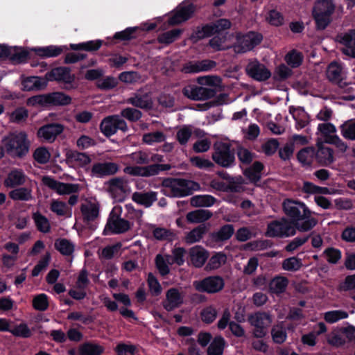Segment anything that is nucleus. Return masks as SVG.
Instances as JSON below:
<instances>
[{"label": "nucleus", "mask_w": 355, "mask_h": 355, "mask_svg": "<svg viewBox=\"0 0 355 355\" xmlns=\"http://www.w3.org/2000/svg\"><path fill=\"white\" fill-rule=\"evenodd\" d=\"M157 199V193L155 191L135 192L132 193V200L136 203L145 207H150Z\"/></svg>", "instance_id": "30"}, {"label": "nucleus", "mask_w": 355, "mask_h": 355, "mask_svg": "<svg viewBox=\"0 0 355 355\" xmlns=\"http://www.w3.org/2000/svg\"><path fill=\"white\" fill-rule=\"evenodd\" d=\"M28 117V111L24 107L16 108L9 114V120L17 124L25 123Z\"/></svg>", "instance_id": "49"}, {"label": "nucleus", "mask_w": 355, "mask_h": 355, "mask_svg": "<svg viewBox=\"0 0 355 355\" xmlns=\"http://www.w3.org/2000/svg\"><path fill=\"white\" fill-rule=\"evenodd\" d=\"M263 168V165L261 162H255L245 171L244 174L251 182L257 184L261 179Z\"/></svg>", "instance_id": "39"}, {"label": "nucleus", "mask_w": 355, "mask_h": 355, "mask_svg": "<svg viewBox=\"0 0 355 355\" xmlns=\"http://www.w3.org/2000/svg\"><path fill=\"white\" fill-rule=\"evenodd\" d=\"M285 60L288 64L293 68H295L302 64L303 55L300 52L293 50L286 55Z\"/></svg>", "instance_id": "61"}, {"label": "nucleus", "mask_w": 355, "mask_h": 355, "mask_svg": "<svg viewBox=\"0 0 355 355\" xmlns=\"http://www.w3.org/2000/svg\"><path fill=\"white\" fill-rule=\"evenodd\" d=\"M118 85V80L112 76H107L103 79L98 80L96 86L102 90H110L116 87Z\"/></svg>", "instance_id": "64"}, {"label": "nucleus", "mask_w": 355, "mask_h": 355, "mask_svg": "<svg viewBox=\"0 0 355 355\" xmlns=\"http://www.w3.org/2000/svg\"><path fill=\"white\" fill-rule=\"evenodd\" d=\"M9 197L13 200L30 201L33 199L31 186L27 187H19L10 191Z\"/></svg>", "instance_id": "34"}, {"label": "nucleus", "mask_w": 355, "mask_h": 355, "mask_svg": "<svg viewBox=\"0 0 355 355\" xmlns=\"http://www.w3.org/2000/svg\"><path fill=\"white\" fill-rule=\"evenodd\" d=\"M288 284V280L286 277L277 276L271 280L269 288L272 293H282L286 290Z\"/></svg>", "instance_id": "45"}, {"label": "nucleus", "mask_w": 355, "mask_h": 355, "mask_svg": "<svg viewBox=\"0 0 355 355\" xmlns=\"http://www.w3.org/2000/svg\"><path fill=\"white\" fill-rule=\"evenodd\" d=\"M106 190L119 202L123 201L129 191L128 182L123 178H114L105 182Z\"/></svg>", "instance_id": "13"}, {"label": "nucleus", "mask_w": 355, "mask_h": 355, "mask_svg": "<svg viewBox=\"0 0 355 355\" xmlns=\"http://www.w3.org/2000/svg\"><path fill=\"white\" fill-rule=\"evenodd\" d=\"M119 79L125 83H135L141 81V76L137 71H125L119 74Z\"/></svg>", "instance_id": "63"}, {"label": "nucleus", "mask_w": 355, "mask_h": 355, "mask_svg": "<svg viewBox=\"0 0 355 355\" xmlns=\"http://www.w3.org/2000/svg\"><path fill=\"white\" fill-rule=\"evenodd\" d=\"M142 112L135 107H126L121 110L120 116L125 118L130 122L138 121L142 117Z\"/></svg>", "instance_id": "53"}, {"label": "nucleus", "mask_w": 355, "mask_h": 355, "mask_svg": "<svg viewBox=\"0 0 355 355\" xmlns=\"http://www.w3.org/2000/svg\"><path fill=\"white\" fill-rule=\"evenodd\" d=\"M216 66V62L210 60H203L187 63L184 67V71L186 73H198L209 71Z\"/></svg>", "instance_id": "28"}, {"label": "nucleus", "mask_w": 355, "mask_h": 355, "mask_svg": "<svg viewBox=\"0 0 355 355\" xmlns=\"http://www.w3.org/2000/svg\"><path fill=\"white\" fill-rule=\"evenodd\" d=\"M166 135L162 131L146 133L142 137V141L148 145L164 142Z\"/></svg>", "instance_id": "46"}, {"label": "nucleus", "mask_w": 355, "mask_h": 355, "mask_svg": "<svg viewBox=\"0 0 355 355\" xmlns=\"http://www.w3.org/2000/svg\"><path fill=\"white\" fill-rule=\"evenodd\" d=\"M100 130L105 137L114 135L118 130L123 132L128 130V125L119 115L114 114L105 117L100 124Z\"/></svg>", "instance_id": "11"}, {"label": "nucleus", "mask_w": 355, "mask_h": 355, "mask_svg": "<svg viewBox=\"0 0 355 355\" xmlns=\"http://www.w3.org/2000/svg\"><path fill=\"white\" fill-rule=\"evenodd\" d=\"M28 178L21 169L15 168L11 170L4 180V185L6 187L15 188L24 185Z\"/></svg>", "instance_id": "26"}, {"label": "nucleus", "mask_w": 355, "mask_h": 355, "mask_svg": "<svg viewBox=\"0 0 355 355\" xmlns=\"http://www.w3.org/2000/svg\"><path fill=\"white\" fill-rule=\"evenodd\" d=\"M67 159L69 162L78 166H85L92 161L86 153L78 151H69L67 153Z\"/></svg>", "instance_id": "37"}, {"label": "nucleus", "mask_w": 355, "mask_h": 355, "mask_svg": "<svg viewBox=\"0 0 355 355\" xmlns=\"http://www.w3.org/2000/svg\"><path fill=\"white\" fill-rule=\"evenodd\" d=\"M340 132L344 138L355 140V119L345 122L340 126Z\"/></svg>", "instance_id": "57"}, {"label": "nucleus", "mask_w": 355, "mask_h": 355, "mask_svg": "<svg viewBox=\"0 0 355 355\" xmlns=\"http://www.w3.org/2000/svg\"><path fill=\"white\" fill-rule=\"evenodd\" d=\"M55 248L62 255L71 256L74 252V244L66 239H58L55 241Z\"/></svg>", "instance_id": "42"}, {"label": "nucleus", "mask_w": 355, "mask_h": 355, "mask_svg": "<svg viewBox=\"0 0 355 355\" xmlns=\"http://www.w3.org/2000/svg\"><path fill=\"white\" fill-rule=\"evenodd\" d=\"M34 51L37 55L42 57H56L62 53L63 49L61 46H48L46 47H40L34 49Z\"/></svg>", "instance_id": "48"}, {"label": "nucleus", "mask_w": 355, "mask_h": 355, "mask_svg": "<svg viewBox=\"0 0 355 355\" xmlns=\"http://www.w3.org/2000/svg\"><path fill=\"white\" fill-rule=\"evenodd\" d=\"M45 76L48 80H55L65 83H71L75 79V76L71 73L70 69L64 67L53 69L51 71L46 73Z\"/></svg>", "instance_id": "23"}, {"label": "nucleus", "mask_w": 355, "mask_h": 355, "mask_svg": "<svg viewBox=\"0 0 355 355\" xmlns=\"http://www.w3.org/2000/svg\"><path fill=\"white\" fill-rule=\"evenodd\" d=\"M192 134V128L191 126L185 125L177 131L175 138L181 146H186Z\"/></svg>", "instance_id": "55"}, {"label": "nucleus", "mask_w": 355, "mask_h": 355, "mask_svg": "<svg viewBox=\"0 0 355 355\" xmlns=\"http://www.w3.org/2000/svg\"><path fill=\"white\" fill-rule=\"evenodd\" d=\"M119 166L114 162L96 163L92 168V175L96 177L114 175L118 172Z\"/></svg>", "instance_id": "25"}, {"label": "nucleus", "mask_w": 355, "mask_h": 355, "mask_svg": "<svg viewBox=\"0 0 355 355\" xmlns=\"http://www.w3.org/2000/svg\"><path fill=\"white\" fill-rule=\"evenodd\" d=\"M231 27V22L227 19H220L214 23L207 24L202 28H198L191 35V40L194 42L204 37H209L215 33L229 29Z\"/></svg>", "instance_id": "9"}, {"label": "nucleus", "mask_w": 355, "mask_h": 355, "mask_svg": "<svg viewBox=\"0 0 355 355\" xmlns=\"http://www.w3.org/2000/svg\"><path fill=\"white\" fill-rule=\"evenodd\" d=\"M302 263L301 259L293 257L286 259L282 262V268L287 271H297L301 268Z\"/></svg>", "instance_id": "59"}, {"label": "nucleus", "mask_w": 355, "mask_h": 355, "mask_svg": "<svg viewBox=\"0 0 355 355\" xmlns=\"http://www.w3.org/2000/svg\"><path fill=\"white\" fill-rule=\"evenodd\" d=\"M295 224L288 218H282L268 225L266 235L270 237H288L296 232Z\"/></svg>", "instance_id": "8"}, {"label": "nucleus", "mask_w": 355, "mask_h": 355, "mask_svg": "<svg viewBox=\"0 0 355 355\" xmlns=\"http://www.w3.org/2000/svg\"><path fill=\"white\" fill-rule=\"evenodd\" d=\"M225 341L222 336H216L207 348V355H222Z\"/></svg>", "instance_id": "44"}, {"label": "nucleus", "mask_w": 355, "mask_h": 355, "mask_svg": "<svg viewBox=\"0 0 355 355\" xmlns=\"http://www.w3.org/2000/svg\"><path fill=\"white\" fill-rule=\"evenodd\" d=\"M103 348L97 344L85 343L80 346L79 355H100Z\"/></svg>", "instance_id": "54"}, {"label": "nucleus", "mask_w": 355, "mask_h": 355, "mask_svg": "<svg viewBox=\"0 0 355 355\" xmlns=\"http://www.w3.org/2000/svg\"><path fill=\"white\" fill-rule=\"evenodd\" d=\"M182 29L176 28L173 29L163 33H161L157 37V41L165 45L170 44L173 43L174 41L178 40L181 34L182 33Z\"/></svg>", "instance_id": "43"}, {"label": "nucleus", "mask_w": 355, "mask_h": 355, "mask_svg": "<svg viewBox=\"0 0 355 355\" xmlns=\"http://www.w3.org/2000/svg\"><path fill=\"white\" fill-rule=\"evenodd\" d=\"M2 143L6 153L12 157L21 158L29 150L30 142L25 132H15L6 136Z\"/></svg>", "instance_id": "2"}, {"label": "nucleus", "mask_w": 355, "mask_h": 355, "mask_svg": "<svg viewBox=\"0 0 355 355\" xmlns=\"http://www.w3.org/2000/svg\"><path fill=\"white\" fill-rule=\"evenodd\" d=\"M126 159L137 165L148 164L150 162V157L148 153L142 150L134 152L125 156Z\"/></svg>", "instance_id": "50"}, {"label": "nucleus", "mask_w": 355, "mask_h": 355, "mask_svg": "<svg viewBox=\"0 0 355 355\" xmlns=\"http://www.w3.org/2000/svg\"><path fill=\"white\" fill-rule=\"evenodd\" d=\"M189 255L191 264L196 268H201L209 257V252L201 245H196L189 249Z\"/></svg>", "instance_id": "24"}, {"label": "nucleus", "mask_w": 355, "mask_h": 355, "mask_svg": "<svg viewBox=\"0 0 355 355\" xmlns=\"http://www.w3.org/2000/svg\"><path fill=\"white\" fill-rule=\"evenodd\" d=\"M336 5L333 0H317L312 8V16L318 30H324L331 21Z\"/></svg>", "instance_id": "4"}, {"label": "nucleus", "mask_w": 355, "mask_h": 355, "mask_svg": "<svg viewBox=\"0 0 355 355\" xmlns=\"http://www.w3.org/2000/svg\"><path fill=\"white\" fill-rule=\"evenodd\" d=\"M247 74L258 81H265L271 76L270 71L257 60H250L245 67Z\"/></svg>", "instance_id": "18"}, {"label": "nucleus", "mask_w": 355, "mask_h": 355, "mask_svg": "<svg viewBox=\"0 0 355 355\" xmlns=\"http://www.w3.org/2000/svg\"><path fill=\"white\" fill-rule=\"evenodd\" d=\"M33 219L38 230L43 233L50 231L51 225L48 218L39 211L33 214Z\"/></svg>", "instance_id": "51"}, {"label": "nucleus", "mask_w": 355, "mask_h": 355, "mask_svg": "<svg viewBox=\"0 0 355 355\" xmlns=\"http://www.w3.org/2000/svg\"><path fill=\"white\" fill-rule=\"evenodd\" d=\"M184 300V293L176 288H171L166 291L162 305L167 311H172L183 304Z\"/></svg>", "instance_id": "21"}, {"label": "nucleus", "mask_w": 355, "mask_h": 355, "mask_svg": "<svg viewBox=\"0 0 355 355\" xmlns=\"http://www.w3.org/2000/svg\"><path fill=\"white\" fill-rule=\"evenodd\" d=\"M318 150L315 153L317 162L322 166H329L334 162V150L329 147L318 143Z\"/></svg>", "instance_id": "27"}, {"label": "nucleus", "mask_w": 355, "mask_h": 355, "mask_svg": "<svg viewBox=\"0 0 355 355\" xmlns=\"http://www.w3.org/2000/svg\"><path fill=\"white\" fill-rule=\"evenodd\" d=\"M21 84L23 86L22 89L25 91L41 89L46 85L42 78L36 76L24 78L21 81Z\"/></svg>", "instance_id": "38"}, {"label": "nucleus", "mask_w": 355, "mask_h": 355, "mask_svg": "<svg viewBox=\"0 0 355 355\" xmlns=\"http://www.w3.org/2000/svg\"><path fill=\"white\" fill-rule=\"evenodd\" d=\"M50 209L58 216L70 217L71 211L67 205L62 201L53 200L50 205Z\"/></svg>", "instance_id": "41"}, {"label": "nucleus", "mask_w": 355, "mask_h": 355, "mask_svg": "<svg viewBox=\"0 0 355 355\" xmlns=\"http://www.w3.org/2000/svg\"><path fill=\"white\" fill-rule=\"evenodd\" d=\"M162 186L166 189L164 193H168V196L175 198L189 196L200 189V184L196 182L172 178L164 179Z\"/></svg>", "instance_id": "3"}, {"label": "nucleus", "mask_w": 355, "mask_h": 355, "mask_svg": "<svg viewBox=\"0 0 355 355\" xmlns=\"http://www.w3.org/2000/svg\"><path fill=\"white\" fill-rule=\"evenodd\" d=\"M212 213L207 209H197L187 213V220L191 223H201L209 220Z\"/></svg>", "instance_id": "36"}, {"label": "nucleus", "mask_w": 355, "mask_h": 355, "mask_svg": "<svg viewBox=\"0 0 355 355\" xmlns=\"http://www.w3.org/2000/svg\"><path fill=\"white\" fill-rule=\"evenodd\" d=\"M80 210L84 220H94L99 214V205L97 203L87 202L81 205Z\"/></svg>", "instance_id": "33"}, {"label": "nucleus", "mask_w": 355, "mask_h": 355, "mask_svg": "<svg viewBox=\"0 0 355 355\" xmlns=\"http://www.w3.org/2000/svg\"><path fill=\"white\" fill-rule=\"evenodd\" d=\"M48 106H64L71 103V98L62 92L47 94Z\"/></svg>", "instance_id": "35"}, {"label": "nucleus", "mask_w": 355, "mask_h": 355, "mask_svg": "<svg viewBox=\"0 0 355 355\" xmlns=\"http://www.w3.org/2000/svg\"><path fill=\"white\" fill-rule=\"evenodd\" d=\"M282 209L300 232H308L318 223V220L311 216V212L306 205L299 200L284 199L282 202Z\"/></svg>", "instance_id": "1"}, {"label": "nucleus", "mask_w": 355, "mask_h": 355, "mask_svg": "<svg viewBox=\"0 0 355 355\" xmlns=\"http://www.w3.org/2000/svg\"><path fill=\"white\" fill-rule=\"evenodd\" d=\"M328 80L340 87L343 79V73L341 66L337 62H333L329 64L326 71Z\"/></svg>", "instance_id": "32"}, {"label": "nucleus", "mask_w": 355, "mask_h": 355, "mask_svg": "<svg viewBox=\"0 0 355 355\" xmlns=\"http://www.w3.org/2000/svg\"><path fill=\"white\" fill-rule=\"evenodd\" d=\"M348 317L347 312L343 310H334L324 313V320L329 323H334Z\"/></svg>", "instance_id": "60"}, {"label": "nucleus", "mask_w": 355, "mask_h": 355, "mask_svg": "<svg viewBox=\"0 0 355 355\" xmlns=\"http://www.w3.org/2000/svg\"><path fill=\"white\" fill-rule=\"evenodd\" d=\"M132 224L121 218L115 212H111L105 226V230L113 234H123L130 230Z\"/></svg>", "instance_id": "19"}, {"label": "nucleus", "mask_w": 355, "mask_h": 355, "mask_svg": "<svg viewBox=\"0 0 355 355\" xmlns=\"http://www.w3.org/2000/svg\"><path fill=\"white\" fill-rule=\"evenodd\" d=\"M315 150L313 147H306L300 150L297 153V159L303 165L309 166L311 162L313 156L315 155Z\"/></svg>", "instance_id": "52"}, {"label": "nucleus", "mask_w": 355, "mask_h": 355, "mask_svg": "<svg viewBox=\"0 0 355 355\" xmlns=\"http://www.w3.org/2000/svg\"><path fill=\"white\" fill-rule=\"evenodd\" d=\"M336 41L343 45L341 49L343 54L355 58V29L338 34L336 37Z\"/></svg>", "instance_id": "20"}, {"label": "nucleus", "mask_w": 355, "mask_h": 355, "mask_svg": "<svg viewBox=\"0 0 355 355\" xmlns=\"http://www.w3.org/2000/svg\"><path fill=\"white\" fill-rule=\"evenodd\" d=\"M42 182L44 186L56 191L60 195H69L76 193L79 190L78 184L60 182L49 176H43Z\"/></svg>", "instance_id": "17"}, {"label": "nucleus", "mask_w": 355, "mask_h": 355, "mask_svg": "<svg viewBox=\"0 0 355 355\" xmlns=\"http://www.w3.org/2000/svg\"><path fill=\"white\" fill-rule=\"evenodd\" d=\"M271 336L275 343L282 344L286 340L287 334L285 328L282 325L277 324L272 328Z\"/></svg>", "instance_id": "58"}, {"label": "nucleus", "mask_w": 355, "mask_h": 355, "mask_svg": "<svg viewBox=\"0 0 355 355\" xmlns=\"http://www.w3.org/2000/svg\"><path fill=\"white\" fill-rule=\"evenodd\" d=\"M209 230V226L206 224H202L187 232L184 236V241L186 243L191 245L200 241L204 236Z\"/></svg>", "instance_id": "29"}, {"label": "nucleus", "mask_w": 355, "mask_h": 355, "mask_svg": "<svg viewBox=\"0 0 355 355\" xmlns=\"http://www.w3.org/2000/svg\"><path fill=\"white\" fill-rule=\"evenodd\" d=\"M327 343L336 347H339L345 343V338L343 334L340 330H334L327 335Z\"/></svg>", "instance_id": "56"}, {"label": "nucleus", "mask_w": 355, "mask_h": 355, "mask_svg": "<svg viewBox=\"0 0 355 355\" xmlns=\"http://www.w3.org/2000/svg\"><path fill=\"white\" fill-rule=\"evenodd\" d=\"M234 233V226L230 224H227L223 225L218 230L211 232L209 235V237L213 242L220 243L230 239Z\"/></svg>", "instance_id": "31"}, {"label": "nucleus", "mask_w": 355, "mask_h": 355, "mask_svg": "<svg viewBox=\"0 0 355 355\" xmlns=\"http://www.w3.org/2000/svg\"><path fill=\"white\" fill-rule=\"evenodd\" d=\"M64 130V126L61 123H49L42 125L38 129L37 136L43 141L53 143L63 132Z\"/></svg>", "instance_id": "16"}, {"label": "nucleus", "mask_w": 355, "mask_h": 355, "mask_svg": "<svg viewBox=\"0 0 355 355\" xmlns=\"http://www.w3.org/2000/svg\"><path fill=\"white\" fill-rule=\"evenodd\" d=\"M195 10V6L193 4L179 6L169 19L168 23L171 25L181 24L191 18Z\"/></svg>", "instance_id": "22"}, {"label": "nucleus", "mask_w": 355, "mask_h": 355, "mask_svg": "<svg viewBox=\"0 0 355 355\" xmlns=\"http://www.w3.org/2000/svg\"><path fill=\"white\" fill-rule=\"evenodd\" d=\"M172 168L168 164H153L145 166H127L123 168V173L132 176L149 178L155 176L160 171H168Z\"/></svg>", "instance_id": "7"}, {"label": "nucleus", "mask_w": 355, "mask_h": 355, "mask_svg": "<svg viewBox=\"0 0 355 355\" xmlns=\"http://www.w3.org/2000/svg\"><path fill=\"white\" fill-rule=\"evenodd\" d=\"M262 40V35L258 33L249 32L245 35H236V42L232 46L236 53H243L252 50Z\"/></svg>", "instance_id": "10"}, {"label": "nucleus", "mask_w": 355, "mask_h": 355, "mask_svg": "<svg viewBox=\"0 0 355 355\" xmlns=\"http://www.w3.org/2000/svg\"><path fill=\"white\" fill-rule=\"evenodd\" d=\"M248 321L253 327L252 334L255 338H263L272 323L271 315L266 312H256L248 315Z\"/></svg>", "instance_id": "6"}, {"label": "nucleus", "mask_w": 355, "mask_h": 355, "mask_svg": "<svg viewBox=\"0 0 355 355\" xmlns=\"http://www.w3.org/2000/svg\"><path fill=\"white\" fill-rule=\"evenodd\" d=\"M318 130L325 138V141L328 143V140L333 137H336L335 135L336 129L335 126L330 123H324L318 125Z\"/></svg>", "instance_id": "62"}, {"label": "nucleus", "mask_w": 355, "mask_h": 355, "mask_svg": "<svg viewBox=\"0 0 355 355\" xmlns=\"http://www.w3.org/2000/svg\"><path fill=\"white\" fill-rule=\"evenodd\" d=\"M215 198L209 195L195 196L190 199V204L192 207H210L214 204Z\"/></svg>", "instance_id": "47"}, {"label": "nucleus", "mask_w": 355, "mask_h": 355, "mask_svg": "<svg viewBox=\"0 0 355 355\" xmlns=\"http://www.w3.org/2000/svg\"><path fill=\"white\" fill-rule=\"evenodd\" d=\"M212 160L223 168H230L234 164V151L231 144L223 141H216L213 145Z\"/></svg>", "instance_id": "5"}, {"label": "nucleus", "mask_w": 355, "mask_h": 355, "mask_svg": "<svg viewBox=\"0 0 355 355\" xmlns=\"http://www.w3.org/2000/svg\"><path fill=\"white\" fill-rule=\"evenodd\" d=\"M227 261V256L223 252H218L209 259L205 270L207 271H212L220 268Z\"/></svg>", "instance_id": "40"}, {"label": "nucleus", "mask_w": 355, "mask_h": 355, "mask_svg": "<svg viewBox=\"0 0 355 355\" xmlns=\"http://www.w3.org/2000/svg\"><path fill=\"white\" fill-rule=\"evenodd\" d=\"M195 289L199 292L214 294L222 291L225 286L224 279L218 275L209 276L193 283Z\"/></svg>", "instance_id": "12"}, {"label": "nucleus", "mask_w": 355, "mask_h": 355, "mask_svg": "<svg viewBox=\"0 0 355 355\" xmlns=\"http://www.w3.org/2000/svg\"><path fill=\"white\" fill-rule=\"evenodd\" d=\"M126 103L135 107L146 110H150L153 107L151 93L146 92L143 87L137 89L130 98H127Z\"/></svg>", "instance_id": "15"}, {"label": "nucleus", "mask_w": 355, "mask_h": 355, "mask_svg": "<svg viewBox=\"0 0 355 355\" xmlns=\"http://www.w3.org/2000/svg\"><path fill=\"white\" fill-rule=\"evenodd\" d=\"M182 94L187 98L193 101H205L213 98L216 92L214 89L187 85L182 89Z\"/></svg>", "instance_id": "14"}]
</instances>
